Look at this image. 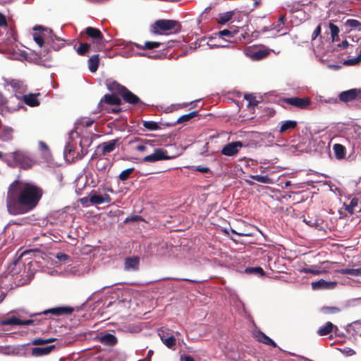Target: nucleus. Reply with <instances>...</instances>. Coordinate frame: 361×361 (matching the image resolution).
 <instances>
[{
	"label": "nucleus",
	"mask_w": 361,
	"mask_h": 361,
	"mask_svg": "<svg viewBox=\"0 0 361 361\" xmlns=\"http://www.w3.org/2000/svg\"><path fill=\"white\" fill-rule=\"evenodd\" d=\"M356 53H358V56L356 58L345 60L343 64L345 66H354L359 63L361 61V49L357 48Z\"/></svg>",
	"instance_id": "nucleus-36"
},
{
	"label": "nucleus",
	"mask_w": 361,
	"mask_h": 361,
	"mask_svg": "<svg viewBox=\"0 0 361 361\" xmlns=\"http://www.w3.org/2000/svg\"><path fill=\"white\" fill-rule=\"evenodd\" d=\"M162 331L163 333H164V338H167L168 336H171L169 329H165L164 328L162 327V328L159 329L158 331Z\"/></svg>",
	"instance_id": "nucleus-60"
},
{
	"label": "nucleus",
	"mask_w": 361,
	"mask_h": 361,
	"mask_svg": "<svg viewBox=\"0 0 361 361\" xmlns=\"http://www.w3.org/2000/svg\"><path fill=\"white\" fill-rule=\"evenodd\" d=\"M135 149L137 151L143 152V151L147 150V147L146 144L140 142L137 145L135 146Z\"/></svg>",
	"instance_id": "nucleus-51"
},
{
	"label": "nucleus",
	"mask_w": 361,
	"mask_h": 361,
	"mask_svg": "<svg viewBox=\"0 0 361 361\" xmlns=\"http://www.w3.org/2000/svg\"><path fill=\"white\" fill-rule=\"evenodd\" d=\"M182 30L180 23L175 20L161 19L156 20L150 27L154 35H170L179 33Z\"/></svg>",
	"instance_id": "nucleus-2"
},
{
	"label": "nucleus",
	"mask_w": 361,
	"mask_h": 361,
	"mask_svg": "<svg viewBox=\"0 0 361 361\" xmlns=\"http://www.w3.org/2000/svg\"><path fill=\"white\" fill-rule=\"evenodd\" d=\"M43 190L37 185L15 180L10 184L6 194V207L11 215H19L32 211L39 203Z\"/></svg>",
	"instance_id": "nucleus-1"
},
{
	"label": "nucleus",
	"mask_w": 361,
	"mask_h": 361,
	"mask_svg": "<svg viewBox=\"0 0 361 361\" xmlns=\"http://www.w3.org/2000/svg\"><path fill=\"white\" fill-rule=\"evenodd\" d=\"M120 139L116 138L109 140L108 142H102L98 146V148L102 149V155H106V154L113 152L116 149V147L120 145Z\"/></svg>",
	"instance_id": "nucleus-11"
},
{
	"label": "nucleus",
	"mask_w": 361,
	"mask_h": 361,
	"mask_svg": "<svg viewBox=\"0 0 361 361\" xmlns=\"http://www.w3.org/2000/svg\"><path fill=\"white\" fill-rule=\"evenodd\" d=\"M270 53L267 49H257L250 51V57L253 60H261L266 58Z\"/></svg>",
	"instance_id": "nucleus-20"
},
{
	"label": "nucleus",
	"mask_w": 361,
	"mask_h": 361,
	"mask_svg": "<svg viewBox=\"0 0 361 361\" xmlns=\"http://www.w3.org/2000/svg\"><path fill=\"white\" fill-rule=\"evenodd\" d=\"M246 271L248 273H251V274H259L261 276L264 275V271L263 269L259 267L247 268Z\"/></svg>",
	"instance_id": "nucleus-45"
},
{
	"label": "nucleus",
	"mask_w": 361,
	"mask_h": 361,
	"mask_svg": "<svg viewBox=\"0 0 361 361\" xmlns=\"http://www.w3.org/2000/svg\"><path fill=\"white\" fill-rule=\"evenodd\" d=\"M234 11H228L223 13H219L217 18V22L219 24L224 25L228 22L233 17Z\"/></svg>",
	"instance_id": "nucleus-30"
},
{
	"label": "nucleus",
	"mask_w": 361,
	"mask_h": 361,
	"mask_svg": "<svg viewBox=\"0 0 361 361\" xmlns=\"http://www.w3.org/2000/svg\"><path fill=\"white\" fill-rule=\"evenodd\" d=\"M338 273L342 274H349L355 276H361V267L359 269H342L337 271Z\"/></svg>",
	"instance_id": "nucleus-33"
},
{
	"label": "nucleus",
	"mask_w": 361,
	"mask_h": 361,
	"mask_svg": "<svg viewBox=\"0 0 361 361\" xmlns=\"http://www.w3.org/2000/svg\"><path fill=\"white\" fill-rule=\"evenodd\" d=\"M142 126L149 130H157L160 129L159 124L153 121H144L142 122Z\"/></svg>",
	"instance_id": "nucleus-38"
},
{
	"label": "nucleus",
	"mask_w": 361,
	"mask_h": 361,
	"mask_svg": "<svg viewBox=\"0 0 361 361\" xmlns=\"http://www.w3.org/2000/svg\"><path fill=\"white\" fill-rule=\"evenodd\" d=\"M79 201L81 203V204H82L84 206H87L88 205V202H90V196L80 198L79 200Z\"/></svg>",
	"instance_id": "nucleus-54"
},
{
	"label": "nucleus",
	"mask_w": 361,
	"mask_h": 361,
	"mask_svg": "<svg viewBox=\"0 0 361 361\" xmlns=\"http://www.w3.org/2000/svg\"><path fill=\"white\" fill-rule=\"evenodd\" d=\"M107 89L109 92H112L113 94H118L122 97L123 92L127 90V88L118 83L116 81H113L107 85Z\"/></svg>",
	"instance_id": "nucleus-15"
},
{
	"label": "nucleus",
	"mask_w": 361,
	"mask_h": 361,
	"mask_svg": "<svg viewBox=\"0 0 361 361\" xmlns=\"http://www.w3.org/2000/svg\"><path fill=\"white\" fill-rule=\"evenodd\" d=\"M13 130L12 128L8 126H2L1 125L0 127V135L1 140L4 142L10 141L13 139Z\"/></svg>",
	"instance_id": "nucleus-19"
},
{
	"label": "nucleus",
	"mask_w": 361,
	"mask_h": 361,
	"mask_svg": "<svg viewBox=\"0 0 361 361\" xmlns=\"http://www.w3.org/2000/svg\"><path fill=\"white\" fill-rule=\"evenodd\" d=\"M321 31H322V27H321V24H319V25H318V26L316 27V29L314 30V31L312 33V41L317 39V37L321 34Z\"/></svg>",
	"instance_id": "nucleus-49"
},
{
	"label": "nucleus",
	"mask_w": 361,
	"mask_h": 361,
	"mask_svg": "<svg viewBox=\"0 0 361 361\" xmlns=\"http://www.w3.org/2000/svg\"><path fill=\"white\" fill-rule=\"evenodd\" d=\"M49 313L54 314V315H61V314H68V307L64 306V307H58L48 309V310H46L43 311L42 312L39 313V314H47Z\"/></svg>",
	"instance_id": "nucleus-26"
},
{
	"label": "nucleus",
	"mask_w": 361,
	"mask_h": 361,
	"mask_svg": "<svg viewBox=\"0 0 361 361\" xmlns=\"http://www.w3.org/2000/svg\"><path fill=\"white\" fill-rule=\"evenodd\" d=\"M350 328L353 329V330L355 332V335H358L361 336V323L359 322H353L350 326Z\"/></svg>",
	"instance_id": "nucleus-47"
},
{
	"label": "nucleus",
	"mask_w": 361,
	"mask_h": 361,
	"mask_svg": "<svg viewBox=\"0 0 361 361\" xmlns=\"http://www.w3.org/2000/svg\"><path fill=\"white\" fill-rule=\"evenodd\" d=\"M92 48V45L88 43H82L80 44L79 47L77 49V52L78 54L81 56H84L86 53L90 50Z\"/></svg>",
	"instance_id": "nucleus-40"
},
{
	"label": "nucleus",
	"mask_w": 361,
	"mask_h": 361,
	"mask_svg": "<svg viewBox=\"0 0 361 361\" xmlns=\"http://www.w3.org/2000/svg\"><path fill=\"white\" fill-rule=\"evenodd\" d=\"M99 54H94L88 59L87 64L90 72L95 73L97 71L99 66Z\"/></svg>",
	"instance_id": "nucleus-23"
},
{
	"label": "nucleus",
	"mask_w": 361,
	"mask_h": 361,
	"mask_svg": "<svg viewBox=\"0 0 361 361\" xmlns=\"http://www.w3.org/2000/svg\"><path fill=\"white\" fill-rule=\"evenodd\" d=\"M338 99L341 102L345 104L353 101L361 103V89L353 88L343 91L339 94Z\"/></svg>",
	"instance_id": "nucleus-6"
},
{
	"label": "nucleus",
	"mask_w": 361,
	"mask_h": 361,
	"mask_svg": "<svg viewBox=\"0 0 361 361\" xmlns=\"http://www.w3.org/2000/svg\"><path fill=\"white\" fill-rule=\"evenodd\" d=\"M104 103L109 105H121V100L117 95L106 94L102 99H101L99 103V107L102 108Z\"/></svg>",
	"instance_id": "nucleus-12"
},
{
	"label": "nucleus",
	"mask_w": 361,
	"mask_h": 361,
	"mask_svg": "<svg viewBox=\"0 0 361 361\" xmlns=\"http://www.w3.org/2000/svg\"><path fill=\"white\" fill-rule=\"evenodd\" d=\"M180 361H195V359L190 355H181Z\"/></svg>",
	"instance_id": "nucleus-55"
},
{
	"label": "nucleus",
	"mask_w": 361,
	"mask_h": 361,
	"mask_svg": "<svg viewBox=\"0 0 361 361\" xmlns=\"http://www.w3.org/2000/svg\"><path fill=\"white\" fill-rule=\"evenodd\" d=\"M140 220H142V217L140 216L134 215L132 217H130V219H126V221H140Z\"/></svg>",
	"instance_id": "nucleus-57"
},
{
	"label": "nucleus",
	"mask_w": 361,
	"mask_h": 361,
	"mask_svg": "<svg viewBox=\"0 0 361 361\" xmlns=\"http://www.w3.org/2000/svg\"><path fill=\"white\" fill-rule=\"evenodd\" d=\"M111 197L109 195H98L95 190H92L90 194V202L92 204H102L103 203H110Z\"/></svg>",
	"instance_id": "nucleus-10"
},
{
	"label": "nucleus",
	"mask_w": 361,
	"mask_h": 361,
	"mask_svg": "<svg viewBox=\"0 0 361 361\" xmlns=\"http://www.w3.org/2000/svg\"><path fill=\"white\" fill-rule=\"evenodd\" d=\"M336 282L326 281L324 279H320L312 283V288L313 290L319 289H331L336 287Z\"/></svg>",
	"instance_id": "nucleus-13"
},
{
	"label": "nucleus",
	"mask_w": 361,
	"mask_h": 361,
	"mask_svg": "<svg viewBox=\"0 0 361 361\" xmlns=\"http://www.w3.org/2000/svg\"><path fill=\"white\" fill-rule=\"evenodd\" d=\"M99 340L102 343L109 346L116 345L118 341L117 338L114 334L109 333L101 336Z\"/></svg>",
	"instance_id": "nucleus-24"
},
{
	"label": "nucleus",
	"mask_w": 361,
	"mask_h": 361,
	"mask_svg": "<svg viewBox=\"0 0 361 361\" xmlns=\"http://www.w3.org/2000/svg\"><path fill=\"white\" fill-rule=\"evenodd\" d=\"M85 33L93 40L94 50L100 51L104 46V39L102 32L97 28L87 27L85 28Z\"/></svg>",
	"instance_id": "nucleus-4"
},
{
	"label": "nucleus",
	"mask_w": 361,
	"mask_h": 361,
	"mask_svg": "<svg viewBox=\"0 0 361 361\" xmlns=\"http://www.w3.org/2000/svg\"><path fill=\"white\" fill-rule=\"evenodd\" d=\"M242 31H243V29L240 30L239 28L231 27L230 29L219 31V35L220 37H226V39L230 42H235L238 40L241 41L242 39L249 40L250 35L245 32H243Z\"/></svg>",
	"instance_id": "nucleus-3"
},
{
	"label": "nucleus",
	"mask_w": 361,
	"mask_h": 361,
	"mask_svg": "<svg viewBox=\"0 0 361 361\" xmlns=\"http://www.w3.org/2000/svg\"><path fill=\"white\" fill-rule=\"evenodd\" d=\"M257 338H258V341L261 343H263L264 344H267V345H271L273 347L276 346V343L272 339H271L269 336H267L266 334H264V333L260 332L258 334Z\"/></svg>",
	"instance_id": "nucleus-32"
},
{
	"label": "nucleus",
	"mask_w": 361,
	"mask_h": 361,
	"mask_svg": "<svg viewBox=\"0 0 361 361\" xmlns=\"http://www.w3.org/2000/svg\"><path fill=\"white\" fill-rule=\"evenodd\" d=\"M140 141V138L138 137H135L134 140H132L129 142V144L130 145H132V144H134L135 142H139Z\"/></svg>",
	"instance_id": "nucleus-64"
},
{
	"label": "nucleus",
	"mask_w": 361,
	"mask_h": 361,
	"mask_svg": "<svg viewBox=\"0 0 361 361\" xmlns=\"http://www.w3.org/2000/svg\"><path fill=\"white\" fill-rule=\"evenodd\" d=\"M55 341V338H50L47 339L44 338H35L32 341V343L35 345H44Z\"/></svg>",
	"instance_id": "nucleus-43"
},
{
	"label": "nucleus",
	"mask_w": 361,
	"mask_h": 361,
	"mask_svg": "<svg viewBox=\"0 0 361 361\" xmlns=\"http://www.w3.org/2000/svg\"><path fill=\"white\" fill-rule=\"evenodd\" d=\"M39 95V94H32L30 93L28 94L23 95V102L28 106L34 107L37 106L39 105V102L37 99V97Z\"/></svg>",
	"instance_id": "nucleus-22"
},
{
	"label": "nucleus",
	"mask_w": 361,
	"mask_h": 361,
	"mask_svg": "<svg viewBox=\"0 0 361 361\" xmlns=\"http://www.w3.org/2000/svg\"><path fill=\"white\" fill-rule=\"evenodd\" d=\"M177 280H183V281H189V282H192V283H199L200 282L196 280L188 279H178Z\"/></svg>",
	"instance_id": "nucleus-63"
},
{
	"label": "nucleus",
	"mask_w": 361,
	"mask_h": 361,
	"mask_svg": "<svg viewBox=\"0 0 361 361\" xmlns=\"http://www.w3.org/2000/svg\"><path fill=\"white\" fill-rule=\"evenodd\" d=\"M71 320H73V324H72L73 327L78 326L80 323V320L79 318L74 319H71Z\"/></svg>",
	"instance_id": "nucleus-61"
},
{
	"label": "nucleus",
	"mask_w": 361,
	"mask_h": 361,
	"mask_svg": "<svg viewBox=\"0 0 361 361\" xmlns=\"http://www.w3.org/2000/svg\"><path fill=\"white\" fill-rule=\"evenodd\" d=\"M122 98L126 103L132 105H136L138 104H145L137 95L133 94L128 89L123 92Z\"/></svg>",
	"instance_id": "nucleus-14"
},
{
	"label": "nucleus",
	"mask_w": 361,
	"mask_h": 361,
	"mask_svg": "<svg viewBox=\"0 0 361 361\" xmlns=\"http://www.w3.org/2000/svg\"><path fill=\"white\" fill-rule=\"evenodd\" d=\"M349 45V43L347 40H343L341 44H338L340 47L343 49L347 48Z\"/></svg>",
	"instance_id": "nucleus-62"
},
{
	"label": "nucleus",
	"mask_w": 361,
	"mask_h": 361,
	"mask_svg": "<svg viewBox=\"0 0 361 361\" xmlns=\"http://www.w3.org/2000/svg\"><path fill=\"white\" fill-rule=\"evenodd\" d=\"M333 149L336 159H341L345 157V148L343 145L341 144H335L333 147Z\"/></svg>",
	"instance_id": "nucleus-29"
},
{
	"label": "nucleus",
	"mask_w": 361,
	"mask_h": 361,
	"mask_svg": "<svg viewBox=\"0 0 361 361\" xmlns=\"http://www.w3.org/2000/svg\"><path fill=\"white\" fill-rule=\"evenodd\" d=\"M250 178L257 182L262 183L271 184L273 183L271 178L268 176L253 175L251 176Z\"/></svg>",
	"instance_id": "nucleus-37"
},
{
	"label": "nucleus",
	"mask_w": 361,
	"mask_h": 361,
	"mask_svg": "<svg viewBox=\"0 0 361 361\" xmlns=\"http://www.w3.org/2000/svg\"><path fill=\"white\" fill-rule=\"evenodd\" d=\"M54 345H51L47 347H35L32 348L31 355L34 357H39L42 355H48L54 348Z\"/></svg>",
	"instance_id": "nucleus-17"
},
{
	"label": "nucleus",
	"mask_w": 361,
	"mask_h": 361,
	"mask_svg": "<svg viewBox=\"0 0 361 361\" xmlns=\"http://www.w3.org/2000/svg\"><path fill=\"white\" fill-rule=\"evenodd\" d=\"M140 257H130L125 259L124 268L126 270L137 271L139 269Z\"/></svg>",
	"instance_id": "nucleus-16"
},
{
	"label": "nucleus",
	"mask_w": 361,
	"mask_h": 361,
	"mask_svg": "<svg viewBox=\"0 0 361 361\" xmlns=\"http://www.w3.org/2000/svg\"><path fill=\"white\" fill-rule=\"evenodd\" d=\"M282 102L300 109H307L311 104V99L309 97H286L282 99Z\"/></svg>",
	"instance_id": "nucleus-7"
},
{
	"label": "nucleus",
	"mask_w": 361,
	"mask_h": 361,
	"mask_svg": "<svg viewBox=\"0 0 361 361\" xmlns=\"http://www.w3.org/2000/svg\"><path fill=\"white\" fill-rule=\"evenodd\" d=\"M329 28L331 30L332 41L333 42L338 41V34L340 32L338 27L337 25H334V23H330Z\"/></svg>",
	"instance_id": "nucleus-39"
},
{
	"label": "nucleus",
	"mask_w": 361,
	"mask_h": 361,
	"mask_svg": "<svg viewBox=\"0 0 361 361\" xmlns=\"http://www.w3.org/2000/svg\"><path fill=\"white\" fill-rule=\"evenodd\" d=\"M158 334L160 337V339L166 347L171 349H173L174 348L176 343V340L173 336L171 335L167 338H163V337H164V333H163L162 331H159Z\"/></svg>",
	"instance_id": "nucleus-21"
},
{
	"label": "nucleus",
	"mask_w": 361,
	"mask_h": 361,
	"mask_svg": "<svg viewBox=\"0 0 361 361\" xmlns=\"http://www.w3.org/2000/svg\"><path fill=\"white\" fill-rule=\"evenodd\" d=\"M32 323V320L27 319V320H22L18 317H12L10 318H8L6 319H4L2 322V324L4 325H20V326H26L30 325Z\"/></svg>",
	"instance_id": "nucleus-18"
},
{
	"label": "nucleus",
	"mask_w": 361,
	"mask_h": 361,
	"mask_svg": "<svg viewBox=\"0 0 361 361\" xmlns=\"http://www.w3.org/2000/svg\"><path fill=\"white\" fill-rule=\"evenodd\" d=\"M192 168H194L197 171H199L201 173H208L210 171V169L207 166H192Z\"/></svg>",
	"instance_id": "nucleus-50"
},
{
	"label": "nucleus",
	"mask_w": 361,
	"mask_h": 361,
	"mask_svg": "<svg viewBox=\"0 0 361 361\" xmlns=\"http://www.w3.org/2000/svg\"><path fill=\"white\" fill-rule=\"evenodd\" d=\"M345 25L349 27L350 30H358L361 28V23L355 19H348L345 21Z\"/></svg>",
	"instance_id": "nucleus-34"
},
{
	"label": "nucleus",
	"mask_w": 361,
	"mask_h": 361,
	"mask_svg": "<svg viewBox=\"0 0 361 361\" xmlns=\"http://www.w3.org/2000/svg\"><path fill=\"white\" fill-rule=\"evenodd\" d=\"M244 99L248 102V106H256L258 104V101L256 99V97L252 95V94H245L244 95Z\"/></svg>",
	"instance_id": "nucleus-42"
},
{
	"label": "nucleus",
	"mask_w": 361,
	"mask_h": 361,
	"mask_svg": "<svg viewBox=\"0 0 361 361\" xmlns=\"http://www.w3.org/2000/svg\"><path fill=\"white\" fill-rule=\"evenodd\" d=\"M326 310H328V312L329 313H336L340 310L339 308L336 307H328Z\"/></svg>",
	"instance_id": "nucleus-58"
},
{
	"label": "nucleus",
	"mask_w": 361,
	"mask_h": 361,
	"mask_svg": "<svg viewBox=\"0 0 361 361\" xmlns=\"http://www.w3.org/2000/svg\"><path fill=\"white\" fill-rule=\"evenodd\" d=\"M134 168H130L127 169L126 170H123L120 174H119V179L122 181H125L128 180L131 175V173L134 171Z\"/></svg>",
	"instance_id": "nucleus-41"
},
{
	"label": "nucleus",
	"mask_w": 361,
	"mask_h": 361,
	"mask_svg": "<svg viewBox=\"0 0 361 361\" xmlns=\"http://www.w3.org/2000/svg\"><path fill=\"white\" fill-rule=\"evenodd\" d=\"M197 116H198V111H193L192 112H190L189 114L183 115L180 117H179L178 119L177 120V123H182L187 122Z\"/></svg>",
	"instance_id": "nucleus-35"
},
{
	"label": "nucleus",
	"mask_w": 361,
	"mask_h": 361,
	"mask_svg": "<svg viewBox=\"0 0 361 361\" xmlns=\"http://www.w3.org/2000/svg\"><path fill=\"white\" fill-rule=\"evenodd\" d=\"M170 157L167 155L166 150L161 148H157L154 153L143 158L145 162H155L161 160H168Z\"/></svg>",
	"instance_id": "nucleus-8"
},
{
	"label": "nucleus",
	"mask_w": 361,
	"mask_h": 361,
	"mask_svg": "<svg viewBox=\"0 0 361 361\" xmlns=\"http://www.w3.org/2000/svg\"><path fill=\"white\" fill-rule=\"evenodd\" d=\"M8 25L6 16L0 13V27H6Z\"/></svg>",
	"instance_id": "nucleus-52"
},
{
	"label": "nucleus",
	"mask_w": 361,
	"mask_h": 361,
	"mask_svg": "<svg viewBox=\"0 0 361 361\" xmlns=\"http://www.w3.org/2000/svg\"><path fill=\"white\" fill-rule=\"evenodd\" d=\"M358 200L357 198H353L350 201V203L346 206L345 210L348 211L350 214L354 213V208L357 205Z\"/></svg>",
	"instance_id": "nucleus-44"
},
{
	"label": "nucleus",
	"mask_w": 361,
	"mask_h": 361,
	"mask_svg": "<svg viewBox=\"0 0 361 361\" xmlns=\"http://www.w3.org/2000/svg\"><path fill=\"white\" fill-rule=\"evenodd\" d=\"M341 353L345 356H352L355 355V351L350 348H345L341 349Z\"/></svg>",
	"instance_id": "nucleus-48"
},
{
	"label": "nucleus",
	"mask_w": 361,
	"mask_h": 361,
	"mask_svg": "<svg viewBox=\"0 0 361 361\" xmlns=\"http://www.w3.org/2000/svg\"><path fill=\"white\" fill-rule=\"evenodd\" d=\"M162 44L160 43V42H149V41H147L145 42V43L143 44V45H140V44H135L136 47L140 49H142V50H145V49H157V48H159Z\"/></svg>",
	"instance_id": "nucleus-28"
},
{
	"label": "nucleus",
	"mask_w": 361,
	"mask_h": 361,
	"mask_svg": "<svg viewBox=\"0 0 361 361\" xmlns=\"http://www.w3.org/2000/svg\"><path fill=\"white\" fill-rule=\"evenodd\" d=\"M286 21V16H284V15L280 16L278 20L271 25V29L274 30L278 32H281L283 28V25H284Z\"/></svg>",
	"instance_id": "nucleus-31"
},
{
	"label": "nucleus",
	"mask_w": 361,
	"mask_h": 361,
	"mask_svg": "<svg viewBox=\"0 0 361 361\" xmlns=\"http://www.w3.org/2000/svg\"><path fill=\"white\" fill-rule=\"evenodd\" d=\"M304 271L305 273H312L314 275H318L320 274V271L318 270H312V269H304Z\"/></svg>",
	"instance_id": "nucleus-59"
},
{
	"label": "nucleus",
	"mask_w": 361,
	"mask_h": 361,
	"mask_svg": "<svg viewBox=\"0 0 361 361\" xmlns=\"http://www.w3.org/2000/svg\"><path fill=\"white\" fill-rule=\"evenodd\" d=\"M245 146L240 141L233 142L224 146L221 149V153L224 155L231 157L235 155L239 149Z\"/></svg>",
	"instance_id": "nucleus-9"
},
{
	"label": "nucleus",
	"mask_w": 361,
	"mask_h": 361,
	"mask_svg": "<svg viewBox=\"0 0 361 361\" xmlns=\"http://www.w3.org/2000/svg\"><path fill=\"white\" fill-rule=\"evenodd\" d=\"M296 126H297V122L295 121H290V120L286 121L282 123V124L280 127L279 133H283L288 130H293L296 128Z\"/></svg>",
	"instance_id": "nucleus-27"
},
{
	"label": "nucleus",
	"mask_w": 361,
	"mask_h": 361,
	"mask_svg": "<svg viewBox=\"0 0 361 361\" xmlns=\"http://www.w3.org/2000/svg\"><path fill=\"white\" fill-rule=\"evenodd\" d=\"M334 329L337 330L338 327L334 325L331 322H328L325 324L324 326L320 327L318 329L317 334L319 336H326L332 332Z\"/></svg>",
	"instance_id": "nucleus-25"
},
{
	"label": "nucleus",
	"mask_w": 361,
	"mask_h": 361,
	"mask_svg": "<svg viewBox=\"0 0 361 361\" xmlns=\"http://www.w3.org/2000/svg\"><path fill=\"white\" fill-rule=\"evenodd\" d=\"M33 39L35 42L40 47H42L44 45V38L42 34L39 33H34L33 34Z\"/></svg>",
	"instance_id": "nucleus-46"
},
{
	"label": "nucleus",
	"mask_w": 361,
	"mask_h": 361,
	"mask_svg": "<svg viewBox=\"0 0 361 361\" xmlns=\"http://www.w3.org/2000/svg\"><path fill=\"white\" fill-rule=\"evenodd\" d=\"M56 257L59 260V261H63V262H65L68 259V255L64 254V253H62V252H59L56 255Z\"/></svg>",
	"instance_id": "nucleus-53"
},
{
	"label": "nucleus",
	"mask_w": 361,
	"mask_h": 361,
	"mask_svg": "<svg viewBox=\"0 0 361 361\" xmlns=\"http://www.w3.org/2000/svg\"><path fill=\"white\" fill-rule=\"evenodd\" d=\"M11 157L18 166L24 169H30L35 164L30 156L21 151L13 152Z\"/></svg>",
	"instance_id": "nucleus-5"
},
{
	"label": "nucleus",
	"mask_w": 361,
	"mask_h": 361,
	"mask_svg": "<svg viewBox=\"0 0 361 361\" xmlns=\"http://www.w3.org/2000/svg\"><path fill=\"white\" fill-rule=\"evenodd\" d=\"M39 147L41 150L44 151L49 149L48 145L43 141L39 142Z\"/></svg>",
	"instance_id": "nucleus-56"
}]
</instances>
